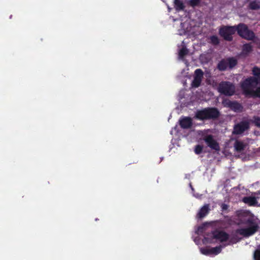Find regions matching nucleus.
<instances>
[{
	"mask_svg": "<svg viewBox=\"0 0 260 260\" xmlns=\"http://www.w3.org/2000/svg\"><path fill=\"white\" fill-rule=\"evenodd\" d=\"M221 209H222V210L224 211L226 210L229 208V206L226 204H223L222 205H221Z\"/></svg>",
	"mask_w": 260,
	"mask_h": 260,
	"instance_id": "7c9ffc66",
	"label": "nucleus"
},
{
	"mask_svg": "<svg viewBox=\"0 0 260 260\" xmlns=\"http://www.w3.org/2000/svg\"><path fill=\"white\" fill-rule=\"evenodd\" d=\"M255 95L256 97H258L260 99V86L256 89L255 91Z\"/></svg>",
	"mask_w": 260,
	"mask_h": 260,
	"instance_id": "c756f323",
	"label": "nucleus"
},
{
	"mask_svg": "<svg viewBox=\"0 0 260 260\" xmlns=\"http://www.w3.org/2000/svg\"><path fill=\"white\" fill-rule=\"evenodd\" d=\"M218 34L227 41L233 40V35L235 34V27L234 26L224 25L219 29Z\"/></svg>",
	"mask_w": 260,
	"mask_h": 260,
	"instance_id": "0eeeda50",
	"label": "nucleus"
},
{
	"mask_svg": "<svg viewBox=\"0 0 260 260\" xmlns=\"http://www.w3.org/2000/svg\"><path fill=\"white\" fill-rule=\"evenodd\" d=\"M249 9L250 10H259L260 9V1L255 0L249 3Z\"/></svg>",
	"mask_w": 260,
	"mask_h": 260,
	"instance_id": "f3484780",
	"label": "nucleus"
},
{
	"mask_svg": "<svg viewBox=\"0 0 260 260\" xmlns=\"http://www.w3.org/2000/svg\"><path fill=\"white\" fill-rule=\"evenodd\" d=\"M255 194L256 196H258V195H260V191H258L256 192V193H255Z\"/></svg>",
	"mask_w": 260,
	"mask_h": 260,
	"instance_id": "473e14b6",
	"label": "nucleus"
},
{
	"mask_svg": "<svg viewBox=\"0 0 260 260\" xmlns=\"http://www.w3.org/2000/svg\"><path fill=\"white\" fill-rule=\"evenodd\" d=\"M210 41V43L213 45H218L219 44V39L216 36H211Z\"/></svg>",
	"mask_w": 260,
	"mask_h": 260,
	"instance_id": "4be33fe9",
	"label": "nucleus"
},
{
	"mask_svg": "<svg viewBox=\"0 0 260 260\" xmlns=\"http://www.w3.org/2000/svg\"><path fill=\"white\" fill-rule=\"evenodd\" d=\"M226 105L232 111L236 112H240L243 111L242 105L237 101H229L226 102Z\"/></svg>",
	"mask_w": 260,
	"mask_h": 260,
	"instance_id": "f8f14e48",
	"label": "nucleus"
},
{
	"mask_svg": "<svg viewBox=\"0 0 260 260\" xmlns=\"http://www.w3.org/2000/svg\"><path fill=\"white\" fill-rule=\"evenodd\" d=\"M253 78L260 80V68L257 67H254L252 69Z\"/></svg>",
	"mask_w": 260,
	"mask_h": 260,
	"instance_id": "6ab92c4d",
	"label": "nucleus"
},
{
	"mask_svg": "<svg viewBox=\"0 0 260 260\" xmlns=\"http://www.w3.org/2000/svg\"><path fill=\"white\" fill-rule=\"evenodd\" d=\"M250 122H251L255 124V126L260 128V117L257 116H254L253 119L249 120Z\"/></svg>",
	"mask_w": 260,
	"mask_h": 260,
	"instance_id": "5701e85b",
	"label": "nucleus"
},
{
	"mask_svg": "<svg viewBox=\"0 0 260 260\" xmlns=\"http://www.w3.org/2000/svg\"><path fill=\"white\" fill-rule=\"evenodd\" d=\"M237 215L240 218V223L247 226L245 228L237 229L236 233L244 238H249L255 234L259 230L258 224L253 217L249 216L248 213L242 211L237 212Z\"/></svg>",
	"mask_w": 260,
	"mask_h": 260,
	"instance_id": "f257e3e1",
	"label": "nucleus"
},
{
	"mask_svg": "<svg viewBox=\"0 0 260 260\" xmlns=\"http://www.w3.org/2000/svg\"><path fill=\"white\" fill-rule=\"evenodd\" d=\"M210 211V205L209 204H205L204 206L200 209V210L197 214V218L201 219L207 215Z\"/></svg>",
	"mask_w": 260,
	"mask_h": 260,
	"instance_id": "2eb2a0df",
	"label": "nucleus"
},
{
	"mask_svg": "<svg viewBox=\"0 0 260 260\" xmlns=\"http://www.w3.org/2000/svg\"><path fill=\"white\" fill-rule=\"evenodd\" d=\"M258 84H260V80L250 77L243 80L241 83V87L245 94H251V88Z\"/></svg>",
	"mask_w": 260,
	"mask_h": 260,
	"instance_id": "423d86ee",
	"label": "nucleus"
},
{
	"mask_svg": "<svg viewBox=\"0 0 260 260\" xmlns=\"http://www.w3.org/2000/svg\"><path fill=\"white\" fill-rule=\"evenodd\" d=\"M201 253L205 255H210L211 254L210 248H202L200 249Z\"/></svg>",
	"mask_w": 260,
	"mask_h": 260,
	"instance_id": "a878e982",
	"label": "nucleus"
},
{
	"mask_svg": "<svg viewBox=\"0 0 260 260\" xmlns=\"http://www.w3.org/2000/svg\"><path fill=\"white\" fill-rule=\"evenodd\" d=\"M204 140L206 143L208 147L210 149L218 151L219 150V146L218 143L214 139L213 135H208L205 136L204 137Z\"/></svg>",
	"mask_w": 260,
	"mask_h": 260,
	"instance_id": "1a4fd4ad",
	"label": "nucleus"
},
{
	"mask_svg": "<svg viewBox=\"0 0 260 260\" xmlns=\"http://www.w3.org/2000/svg\"><path fill=\"white\" fill-rule=\"evenodd\" d=\"M174 4L177 10H182L184 8L183 3L180 0H174Z\"/></svg>",
	"mask_w": 260,
	"mask_h": 260,
	"instance_id": "aec40b11",
	"label": "nucleus"
},
{
	"mask_svg": "<svg viewBox=\"0 0 260 260\" xmlns=\"http://www.w3.org/2000/svg\"><path fill=\"white\" fill-rule=\"evenodd\" d=\"M240 240V239L238 238V237H237V235H235V236L232 237V238H231V239H230L229 242L231 244H235V243H237L238 242H239Z\"/></svg>",
	"mask_w": 260,
	"mask_h": 260,
	"instance_id": "cd10ccee",
	"label": "nucleus"
},
{
	"mask_svg": "<svg viewBox=\"0 0 260 260\" xmlns=\"http://www.w3.org/2000/svg\"><path fill=\"white\" fill-rule=\"evenodd\" d=\"M188 53V49L186 47H183L182 49H180L179 52V56L180 58H183L185 56L187 55Z\"/></svg>",
	"mask_w": 260,
	"mask_h": 260,
	"instance_id": "412c9836",
	"label": "nucleus"
},
{
	"mask_svg": "<svg viewBox=\"0 0 260 260\" xmlns=\"http://www.w3.org/2000/svg\"><path fill=\"white\" fill-rule=\"evenodd\" d=\"M220 113L215 107H207L197 110L194 118L199 120H215L218 118Z\"/></svg>",
	"mask_w": 260,
	"mask_h": 260,
	"instance_id": "f03ea898",
	"label": "nucleus"
},
{
	"mask_svg": "<svg viewBox=\"0 0 260 260\" xmlns=\"http://www.w3.org/2000/svg\"><path fill=\"white\" fill-rule=\"evenodd\" d=\"M249 129V120H242L234 125L232 134L235 135H240Z\"/></svg>",
	"mask_w": 260,
	"mask_h": 260,
	"instance_id": "6e6552de",
	"label": "nucleus"
},
{
	"mask_svg": "<svg viewBox=\"0 0 260 260\" xmlns=\"http://www.w3.org/2000/svg\"><path fill=\"white\" fill-rule=\"evenodd\" d=\"M203 150V146L200 145H197L196 147H194V153L197 154H200L202 153Z\"/></svg>",
	"mask_w": 260,
	"mask_h": 260,
	"instance_id": "bb28decb",
	"label": "nucleus"
},
{
	"mask_svg": "<svg viewBox=\"0 0 260 260\" xmlns=\"http://www.w3.org/2000/svg\"><path fill=\"white\" fill-rule=\"evenodd\" d=\"M218 91L225 96H232L235 94L234 84L229 81H222L219 83Z\"/></svg>",
	"mask_w": 260,
	"mask_h": 260,
	"instance_id": "20e7f679",
	"label": "nucleus"
},
{
	"mask_svg": "<svg viewBox=\"0 0 260 260\" xmlns=\"http://www.w3.org/2000/svg\"><path fill=\"white\" fill-rule=\"evenodd\" d=\"M259 198L258 196L255 195V197H244L243 199V202L250 206H254L258 204Z\"/></svg>",
	"mask_w": 260,
	"mask_h": 260,
	"instance_id": "4468645a",
	"label": "nucleus"
},
{
	"mask_svg": "<svg viewBox=\"0 0 260 260\" xmlns=\"http://www.w3.org/2000/svg\"><path fill=\"white\" fill-rule=\"evenodd\" d=\"M252 51V46L250 44L247 43L243 45L242 52L244 54H248Z\"/></svg>",
	"mask_w": 260,
	"mask_h": 260,
	"instance_id": "a211bd4d",
	"label": "nucleus"
},
{
	"mask_svg": "<svg viewBox=\"0 0 260 260\" xmlns=\"http://www.w3.org/2000/svg\"><path fill=\"white\" fill-rule=\"evenodd\" d=\"M204 229V226H199L198 228V231L200 233H202Z\"/></svg>",
	"mask_w": 260,
	"mask_h": 260,
	"instance_id": "2f4dec72",
	"label": "nucleus"
},
{
	"mask_svg": "<svg viewBox=\"0 0 260 260\" xmlns=\"http://www.w3.org/2000/svg\"><path fill=\"white\" fill-rule=\"evenodd\" d=\"M203 76V72L201 69H196L194 71V76L193 81L191 82V86L198 87L200 86Z\"/></svg>",
	"mask_w": 260,
	"mask_h": 260,
	"instance_id": "9b49d317",
	"label": "nucleus"
},
{
	"mask_svg": "<svg viewBox=\"0 0 260 260\" xmlns=\"http://www.w3.org/2000/svg\"><path fill=\"white\" fill-rule=\"evenodd\" d=\"M237 59L234 57H229L220 60L218 63L217 69L221 72L226 71L227 69H232L237 65Z\"/></svg>",
	"mask_w": 260,
	"mask_h": 260,
	"instance_id": "39448f33",
	"label": "nucleus"
},
{
	"mask_svg": "<svg viewBox=\"0 0 260 260\" xmlns=\"http://www.w3.org/2000/svg\"><path fill=\"white\" fill-rule=\"evenodd\" d=\"M253 257L255 260H260V250L257 249L255 250Z\"/></svg>",
	"mask_w": 260,
	"mask_h": 260,
	"instance_id": "c85d7f7f",
	"label": "nucleus"
},
{
	"mask_svg": "<svg viewBox=\"0 0 260 260\" xmlns=\"http://www.w3.org/2000/svg\"><path fill=\"white\" fill-rule=\"evenodd\" d=\"M213 239L218 240L221 242H224L229 239V235L223 231H213L212 232Z\"/></svg>",
	"mask_w": 260,
	"mask_h": 260,
	"instance_id": "9d476101",
	"label": "nucleus"
},
{
	"mask_svg": "<svg viewBox=\"0 0 260 260\" xmlns=\"http://www.w3.org/2000/svg\"><path fill=\"white\" fill-rule=\"evenodd\" d=\"M210 250L211 252H212V254L217 255L220 253L221 251V246H218L215 247L210 248Z\"/></svg>",
	"mask_w": 260,
	"mask_h": 260,
	"instance_id": "b1692460",
	"label": "nucleus"
},
{
	"mask_svg": "<svg viewBox=\"0 0 260 260\" xmlns=\"http://www.w3.org/2000/svg\"><path fill=\"white\" fill-rule=\"evenodd\" d=\"M201 0H190L189 1L188 4L191 7L194 8L199 6Z\"/></svg>",
	"mask_w": 260,
	"mask_h": 260,
	"instance_id": "393cba45",
	"label": "nucleus"
},
{
	"mask_svg": "<svg viewBox=\"0 0 260 260\" xmlns=\"http://www.w3.org/2000/svg\"><path fill=\"white\" fill-rule=\"evenodd\" d=\"M179 124L183 129H188L192 126V119L189 117H184L180 119Z\"/></svg>",
	"mask_w": 260,
	"mask_h": 260,
	"instance_id": "ddd939ff",
	"label": "nucleus"
},
{
	"mask_svg": "<svg viewBox=\"0 0 260 260\" xmlns=\"http://www.w3.org/2000/svg\"><path fill=\"white\" fill-rule=\"evenodd\" d=\"M234 27H235V32H237L239 36L243 39L251 41L255 37L253 31L249 29L247 26L243 23L235 25Z\"/></svg>",
	"mask_w": 260,
	"mask_h": 260,
	"instance_id": "7ed1b4c3",
	"label": "nucleus"
},
{
	"mask_svg": "<svg viewBox=\"0 0 260 260\" xmlns=\"http://www.w3.org/2000/svg\"><path fill=\"white\" fill-rule=\"evenodd\" d=\"M260 196V195H258V198H259V201H258V202H259V203H260V196Z\"/></svg>",
	"mask_w": 260,
	"mask_h": 260,
	"instance_id": "72a5a7b5",
	"label": "nucleus"
},
{
	"mask_svg": "<svg viewBox=\"0 0 260 260\" xmlns=\"http://www.w3.org/2000/svg\"><path fill=\"white\" fill-rule=\"evenodd\" d=\"M246 144L243 143V142L237 140L235 141L234 144V148L235 151L238 152H241L245 149Z\"/></svg>",
	"mask_w": 260,
	"mask_h": 260,
	"instance_id": "dca6fc26",
	"label": "nucleus"
}]
</instances>
